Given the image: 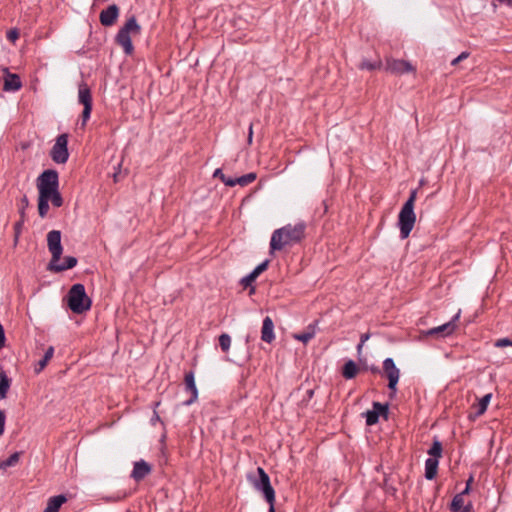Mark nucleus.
Here are the masks:
<instances>
[{"mask_svg": "<svg viewBox=\"0 0 512 512\" xmlns=\"http://www.w3.org/2000/svg\"><path fill=\"white\" fill-rule=\"evenodd\" d=\"M306 224L304 222L295 225L288 224L276 229L270 240V253L282 250L286 245H293L301 242L305 237Z\"/></svg>", "mask_w": 512, "mask_h": 512, "instance_id": "1", "label": "nucleus"}, {"mask_svg": "<svg viewBox=\"0 0 512 512\" xmlns=\"http://www.w3.org/2000/svg\"><path fill=\"white\" fill-rule=\"evenodd\" d=\"M141 33V26L138 24L136 16L129 17L124 25L119 29L115 36V43L123 48L125 54L131 55L134 51V46L131 40V34L139 35Z\"/></svg>", "mask_w": 512, "mask_h": 512, "instance_id": "2", "label": "nucleus"}, {"mask_svg": "<svg viewBox=\"0 0 512 512\" xmlns=\"http://www.w3.org/2000/svg\"><path fill=\"white\" fill-rule=\"evenodd\" d=\"M67 305L75 314H82L90 310L92 300L88 297L83 284L72 285L67 294Z\"/></svg>", "mask_w": 512, "mask_h": 512, "instance_id": "3", "label": "nucleus"}, {"mask_svg": "<svg viewBox=\"0 0 512 512\" xmlns=\"http://www.w3.org/2000/svg\"><path fill=\"white\" fill-rule=\"evenodd\" d=\"M38 195L47 194L59 189V173L55 169L44 170L36 180Z\"/></svg>", "mask_w": 512, "mask_h": 512, "instance_id": "4", "label": "nucleus"}, {"mask_svg": "<svg viewBox=\"0 0 512 512\" xmlns=\"http://www.w3.org/2000/svg\"><path fill=\"white\" fill-rule=\"evenodd\" d=\"M258 478L251 480L253 487L262 492L267 503L275 502V490L271 485L270 477L262 467L257 468Z\"/></svg>", "mask_w": 512, "mask_h": 512, "instance_id": "5", "label": "nucleus"}, {"mask_svg": "<svg viewBox=\"0 0 512 512\" xmlns=\"http://www.w3.org/2000/svg\"><path fill=\"white\" fill-rule=\"evenodd\" d=\"M68 139L67 133L60 134L55 139L49 155L56 164H65L69 159Z\"/></svg>", "mask_w": 512, "mask_h": 512, "instance_id": "6", "label": "nucleus"}, {"mask_svg": "<svg viewBox=\"0 0 512 512\" xmlns=\"http://www.w3.org/2000/svg\"><path fill=\"white\" fill-rule=\"evenodd\" d=\"M415 222L416 214L414 209L402 206L398 215V227L400 229L401 239H406L409 237Z\"/></svg>", "mask_w": 512, "mask_h": 512, "instance_id": "7", "label": "nucleus"}, {"mask_svg": "<svg viewBox=\"0 0 512 512\" xmlns=\"http://www.w3.org/2000/svg\"><path fill=\"white\" fill-rule=\"evenodd\" d=\"M383 374L388 379L389 396L393 398L397 393V384L400 378V370L396 367L392 358L383 361Z\"/></svg>", "mask_w": 512, "mask_h": 512, "instance_id": "8", "label": "nucleus"}, {"mask_svg": "<svg viewBox=\"0 0 512 512\" xmlns=\"http://www.w3.org/2000/svg\"><path fill=\"white\" fill-rule=\"evenodd\" d=\"M459 317H460V311L455 316H453V318L449 322L444 323L440 326L431 328V329L423 332V334L428 337H436V338L449 336L455 331L456 322L458 321Z\"/></svg>", "mask_w": 512, "mask_h": 512, "instance_id": "9", "label": "nucleus"}, {"mask_svg": "<svg viewBox=\"0 0 512 512\" xmlns=\"http://www.w3.org/2000/svg\"><path fill=\"white\" fill-rule=\"evenodd\" d=\"M47 246L49 252L51 253V259H54V261H59L63 252V247L61 244V231L51 230L48 232Z\"/></svg>", "mask_w": 512, "mask_h": 512, "instance_id": "10", "label": "nucleus"}, {"mask_svg": "<svg viewBox=\"0 0 512 512\" xmlns=\"http://www.w3.org/2000/svg\"><path fill=\"white\" fill-rule=\"evenodd\" d=\"M184 390L190 394V398L184 401V405L189 406L195 403L198 399V389L195 383V374L192 370L185 373Z\"/></svg>", "mask_w": 512, "mask_h": 512, "instance_id": "11", "label": "nucleus"}, {"mask_svg": "<svg viewBox=\"0 0 512 512\" xmlns=\"http://www.w3.org/2000/svg\"><path fill=\"white\" fill-rule=\"evenodd\" d=\"M120 9L116 4L109 5L106 9H103L99 15V21L104 27L113 26L119 17Z\"/></svg>", "mask_w": 512, "mask_h": 512, "instance_id": "12", "label": "nucleus"}, {"mask_svg": "<svg viewBox=\"0 0 512 512\" xmlns=\"http://www.w3.org/2000/svg\"><path fill=\"white\" fill-rule=\"evenodd\" d=\"M58 262L59 261H54V259H51L47 266V270L56 273L63 272L65 270L74 268L77 265L78 260L74 256H65L63 263Z\"/></svg>", "mask_w": 512, "mask_h": 512, "instance_id": "13", "label": "nucleus"}, {"mask_svg": "<svg viewBox=\"0 0 512 512\" xmlns=\"http://www.w3.org/2000/svg\"><path fill=\"white\" fill-rule=\"evenodd\" d=\"M362 68H367L368 70L372 71L375 69H381L384 68V71L386 73L392 74V75H403V74H409V73H416V66H361Z\"/></svg>", "mask_w": 512, "mask_h": 512, "instance_id": "14", "label": "nucleus"}, {"mask_svg": "<svg viewBox=\"0 0 512 512\" xmlns=\"http://www.w3.org/2000/svg\"><path fill=\"white\" fill-rule=\"evenodd\" d=\"M5 91H17L22 87V82L18 74L10 73L7 68L3 69Z\"/></svg>", "mask_w": 512, "mask_h": 512, "instance_id": "15", "label": "nucleus"}, {"mask_svg": "<svg viewBox=\"0 0 512 512\" xmlns=\"http://www.w3.org/2000/svg\"><path fill=\"white\" fill-rule=\"evenodd\" d=\"M152 471V467L144 460H140L134 463L131 477L136 481H142Z\"/></svg>", "mask_w": 512, "mask_h": 512, "instance_id": "16", "label": "nucleus"}, {"mask_svg": "<svg viewBox=\"0 0 512 512\" xmlns=\"http://www.w3.org/2000/svg\"><path fill=\"white\" fill-rule=\"evenodd\" d=\"M491 398H492V394L488 393V394L484 395L481 399H479L477 404H473L471 409L474 410V412H471L469 414L468 418L470 420H475L476 418L483 415L487 410V407L489 405Z\"/></svg>", "mask_w": 512, "mask_h": 512, "instance_id": "17", "label": "nucleus"}, {"mask_svg": "<svg viewBox=\"0 0 512 512\" xmlns=\"http://www.w3.org/2000/svg\"><path fill=\"white\" fill-rule=\"evenodd\" d=\"M261 339L266 343H271L275 339L274 323L269 316L265 317L263 320Z\"/></svg>", "mask_w": 512, "mask_h": 512, "instance_id": "18", "label": "nucleus"}, {"mask_svg": "<svg viewBox=\"0 0 512 512\" xmlns=\"http://www.w3.org/2000/svg\"><path fill=\"white\" fill-rule=\"evenodd\" d=\"M67 501V497L63 494H59L50 497L47 502V506L43 512H59L61 506Z\"/></svg>", "mask_w": 512, "mask_h": 512, "instance_id": "19", "label": "nucleus"}, {"mask_svg": "<svg viewBox=\"0 0 512 512\" xmlns=\"http://www.w3.org/2000/svg\"><path fill=\"white\" fill-rule=\"evenodd\" d=\"M360 370L361 368L353 360H348L343 365L341 373L345 379L350 380L355 378Z\"/></svg>", "mask_w": 512, "mask_h": 512, "instance_id": "20", "label": "nucleus"}, {"mask_svg": "<svg viewBox=\"0 0 512 512\" xmlns=\"http://www.w3.org/2000/svg\"><path fill=\"white\" fill-rule=\"evenodd\" d=\"M257 178V174L255 172H250L240 177H235L233 180H228L227 183L230 184V187H234L235 185H240L241 187H245L252 182H254Z\"/></svg>", "mask_w": 512, "mask_h": 512, "instance_id": "21", "label": "nucleus"}, {"mask_svg": "<svg viewBox=\"0 0 512 512\" xmlns=\"http://www.w3.org/2000/svg\"><path fill=\"white\" fill-rule=\"evenodd\" d=\"M439 460L435 458H427L425 461V478L433 480L438 472Z\"/></svg>", "mask_w": 512, "mask_h": 512, "instance_id": "22", "label": "nucleus"}, {"mask_svg": "<svg viewBox=\"0 0 512 512\" xmlns=\"http://www.w3.org/2000/svg\"><path fill=\"white\" fill-rule=\"evenodd\" d=\"M78 99L83 106L90 105L92 106V95L90 88L86 83H81L79 85V93H78Z\"/></svg>", "mask_w": 512, "mask_h": 512, "instance_id": "23", "label": "nucleus"}, {"mask_svg": "<svg viewBox=\"0 0 512 512\" xmlns=\"http://www.w3.org/2000/svg\"><path fill=\"white\" fill-rule=\"evenodd\" d=\"M10 386L11 379L7 376L3 369H0V400H3L7 397Z\"/></svg>", "mask_w": 512, "mask_h": 512, "instance_id": "24", "label": "nucleus"}, {"mask_svg": "<svg viewBox=\"0 0 512 512\" xmlns=\"http://www.w3.org/2000/svg\"><path fill=\"white\" fill-rule=\"evenodd\" d=\"M54 354V347L49 346L48 349L45 351L42 359L38 361V363L35 366V373H40L48 364V362L51 360Z\"/></svg>", "mask_w": 512, "mask_h": 512, "instance_id": "25", "label": "nucleus"}, {"mask_svg": "<svg viewBox=\"0 0 512 512\" xmlns=\"http://www.w3.org/2000/svg\"><path fill=\"white\" fill-rule=\"evenodd\" d=\"M427 453L429 454V458H435L439 460L442 457L443 446L441 441L434 437L431 447L428 449Z\"/></svg>", "mask_w": 512, "mask_h": 512, "instance_id": "26", "label": "nucleus"}, {"mask_svg": "<svg viewBox=\"0 0 512 512\" xmlns=\"http://www.w3.org/2000/svg\"><path fill=\"white\" fill-rule=\"evenodd\" d=\"M372 411L376 412V414L380 417L382 416L385 420L388 419L389 414V404L388 403H380V402H373L372 404Z\"/></svg>", "mask_w": 512, "mask_h": 512, "instance_id": "27", "label": "nucleus"}, {"mask_svg": "<svg viewBox=\"0 0 512 512\" xmlns=\"http://www.w3.org/2000/svg\"><path fill=\"white\" fill-rule=\"evenodd\" d=\"M49 211V201L46 196L38 195V214L43 219Z\"/></svg>", "mask_w": 512, "mask_h": 512, "instance_id": "28", "label": "nucleus"}, {"mask_svg": "<svg viewBox=\"0 0 512 512\" xmlns=\"http://www.w3.org/2000/svg\"><path fill=\"white\" fill-rule=\"evenodd\" d=\"M464 494L462 492L456 494L449 506L451 512H459L461 508L464 506Z\"/></svg>", "mask_w": 512, "mask_h": 512, "instance_id": "29", "label": "nucleus"}, {"mask_svg": "<svg viewBox=\"0 0 512 512\" xmlns=\"http://www.w3.org/2000/svg\"><path fill=\"white\" fill-rule=\"evenodd\" d=\"M315 336V328L313 325H309L307 327V331L295 334L294 338L303 342L304 344L308 343Z\"/></svg>", "mask_w": 512, "mask_h": 512, "instance_id": "30", "label": "nucleus"}, {"mask_svg": "<svg viewBox=\"0 0 512 512\" xmlns=\"http://www.w3.org/2000/svg\"><path fill=\"white\" fill-rule=\"evenodd\" d=\"M46 198L48 199L49 202H51L52 206L56 207V208L61 207L64 203L63 197H62L59 189L47 194Z\"/></svg>", "mask_w": 512, "mask_h": 512, "instance_id": "31", "label": "nucleus"}, {"mask_svg": "<svg viewBox=\"0 0 512 512\" xmlns=\"http://www.w3.org/2000/svg\"><path fill=\"white\" fill-rule=\"evenodd\" d=\"M29 207V199L26 195H23L18 203V212L20 218L26 219V209Z\"/></svg>", "mask_w": 512, "mask_h": 512, "instance_id": "32", "label": "nucleus"}, {"mask_svg": "<svg viewBox=\"0 0 512 512\" xmlns=\"http://www.w3.org/2000/svg\"><path fill=\"white\" fill-rule=\"evenodd\" d=\"M363 416L366 419V425L367 426H373L378 423L379 416L376 414V412H373L372 410H368L365 413H363Z\"/></svg>", "mask_w": 512, "mask_h": 512, "instance_id": "33", "label": "nucleus"}, {"mask_svg": "<svg viewBox=\"0 0 512 512\" xmlns=\"http://www.w3.org/2000/svg\"><path fill=\"white\" fill-rule=\"evenodd\" d=\"M219 345L223 352H227L231 345V337L226 333L221 334L219 336Z\"/></svg>", "mask_w": 512, "mask_h": 512, "instance_id": "34", "label": "nucleus"}, {"mask_svg": "<svg viewBox=\"0 0 512 512\" xmlns=\"http://www.w3.org/2000/svg\"><path fill=\"white\" fill-rule=\"evenodd\" d=\"M26 219L20 218L17 222L14 224V241L15 243L18 242L19 236L22 232V228L24 226Z\"/></svg>", "mask_w": 512, "mask_h": 512, "instance_id": "35", "label": "nucleus"}, {"mask_svg": "<svg viewBox=\"0 0 512 512\" xmlns=\"http://www.w3.org/2000/svg\"><path fill=\"white\" fill-rule=\"evenodd\" d=\"M20 455H21V453H20V452H14V453H13V454H11L7 459L3 460V461H4V464H5L7 467L15 466V465L19 462Z\"/></svg>", "mask_w": 512, "mask_h": 512, "instance_id": "36", "label": "nucleus"}, {"mask_svg": "<svg viewBox=\"0 0 512 512\" xmlns=\"http://www.w3.org/2000/svg\"><path fill=\"white\" fill-rule=\"evenodd\" d=\"M257 279V276L250 272L248 275L243 277L240 281V283L243 285L244 288L252 286V283Z\"/></svg>", "mask_w": 512, "mask_h": 512, "instance_id": "37", "label": "nucleus"}, {"mask_svg": "<svg viewBox=\"0 0 512 512\" xmlns=\"http://www.w3.org/2000/svg\"><path fill=\"white\" fill-rule=\"evenodd\" d=\"M214 178H219L226 186L230 187V184L227 183L228 180H233V177H227L220 168L216 169L213 174Z\"/></svg>", "mask_w": 512, "mask_h": 512, "instance_id": "38", "label": "nucleus"}, {"mask_svg": "<svg viewBox=\"0 0 512 512\" xmlns=\"http://www.w3.org/2000/svg\"><path fill=\"white\" fill-rule=\"evenodd\" d=\"M416 198H417V189H414L410 192V195H409L408 199L406 200V202L403 204V207H408V208L410 207V208L414 209Z\"/></svg>", "mask_w": 512, "mask_h": 512, "instance_id": "39", "label": "nucleus"}, {"mask_svg": "<svg viewBox=\"0 0 512 512\" xmlns=\"http://www.w3.org/2000/svg\"><path fill=\"white\" fill-rule=\"evenodd\" d=\"M91 111H92V106H90V105L84 106L82 114H81V118H82L81 125H82V127H84L86 125L87 121L89 120L90 115H91Z\"/></svg>", "mask_w": 512, "mask_h": 512, "instance_id": "40", "label": "nucleus"}, {"mask_svg": "<svg viewBox=\"0 0 512 512\" xmlns=\"http://www.w3.org/2000/svg\"><path fill=\"white\" fill-rule=\"evenodd\" d=\"M6 37L10 42L14 43L16 40L19 39L20 32L17 28H12L7 31Z\"/></svg>", "mask_w": 512, "mask_h": 512, "instance_id": "41", "label": "nucleus"}, {"mask_svg": "<svg viewBox=\"0 0 512 512\" xmlns=\"http://www.w3.org/2000/svg\"><path fill=\"white\" fill-rule=\"evenodd\" d=\"M269 262L270 261L266 259L265 261L257 265L252 272L258 277L261 273L267 270Z\"/></svg>", "mask_w": 512, "mask_h": 512, "instance_id": "42", "label": "nucleus"}, {"mask_svg": "<svg viewBox=\"0 0 512 512\" xmlns=\"http://www.w3.org/2000/svg\"><path fill=\"white\" fill-rule=\"evenodd\" d=\"M129 495H130V493H128L126 491H119L116 493L115 496L107 497V500L117 502V501H121V500L125 499Z\"/></svg>", "mask_w": 512, "mask_h": 512, "instance_id": "43", "label": "nucleus"}, {"mask_svg": "<svg viewBox=\"0 0 512 512\" xmlns=\"http://www.w3.org/2000/svg\"><path fill=\"white\" fill-rule=\"evenodd\" d=\"M494 345H495V347H498V348L512 346V340H510L509 338H500V339L496 340Z\"/></svg>", "mask_w": 512, "mask_h": 512, "instance_id": "44", "label": "nucleus"}, {"mask_svg": "<svg viewBox=\"0 0 512 512\" xmlns=\"http://www.w3.org/2000/svg\"><path fill=\"white\" fill-rule=\"evenodd\" d=\"M159 405H160V402H155V403L153 404V406H154V413H153V416H152V418H151V424H152V425H155V423H156V422H161V423L163 424V421L161 420V418H160L159 414H158V413H157V411H156V408H157Z\"/></svg>", "mask_w": 512, "mask_h": 512, "instance_id": "45", "label": "nucleus"}, {"mask_svg": "<svg viewBox=\"0 0 512 512\" xmlns=\"http://www.w3.org/2000/svg\"><path fill=\"white\" fill-rule=\"evenodd\" d=\"M473 481H474V476H473V474H471L466 481L465 488L461 491L462 494L468 495L471 492V485H472Z\"/></svg>", "mask_w": 512, "mask_h": 512, "instance_id": "46", "label": "nucleus"}, {"mask_svg": "<svg viewBox=\"0 0 512 512\" xmlns=\"http://www.w3.org/2000/svg\"><path fill=\"white\" fill-rule=\"evenodd\" d=\"M370 338V334L369 333H364L360 336V342L359 344L357 345V351L358 353L361 352L362 350V347L364 345V343Z\"/></svg>", "mask_w": 512, "mask_h": 512, "instance_id": "47", "label": "nucleus"}, {"mask_svg": "<svg viewBox=\"0 0 512 512\" xmlns=\"http://www.w3.org/2000/svg\"><path fill=\"white\" fill-rule=\"evenodd\" d=\"M5 421L6 415L3 410H0V435H2L5 431Z\"/></svg>", "mask_w": 512, "mask_h": 512, "instance_id": "48", "label": "nucleus"}, {"mask_svg": "<svg viewBox=\"0 0 512 512\" xmlns=\"http://www.w3.org/2000/svg\"><path fill=\"white\" fill-rule=\"evenodd\" d=\"M5 341H6L5 331H4L2 324L0 323V349H2L5 346Z\"/></svg>", "mask_w": 512, "mask_h": 512, "instance_id": "49", "label": "nucleus"}, {"mask_svg": "<svg viewBox=\"0 0 512 512\" xmlns=\"http://www.w3.org/2000/svg\"><path fill=\"white\" fill-rule=\"evenodd\" d=\"M361 369H363V370H370L373 374H380L381 373V370L379 369V367L375 366V365H372L370 367L363 366Z\"/></svg>", "mask_w": 512, "mask_h": 512, "instance_id": "50", "label": "nucleus"}, {"mask_svg": "<svg viewBox=\"0 0 512 512\" xmlns=\"http://www.w3.org/2000/svg\"><path fill=\"white\" fill-rule=\"evenodd\" d=\"M252 141H253V123H250L249 129H248L247 143L249 145H251Z\"/></svg>", "mask_w": 512, "mask_h": 512, "instance_id": "51", "label": "nucleus"}, {"mask_svg": "<svg viewBox=\"0 0 512 512\" xmlns=\"http://www.w3.org/2000/svg\"><path fill=\"white\" fill-rule=\"evenodd\" d=\"M473 504L469 502L467 505H464L459 512H472Z\"/></svg>", "mask_w": 512, "mask_h": 512, "instance_id": "52", "label": "nucleus"}, {"mask_svg": "<svg viewBox=\"0 0 512 512\" xmlns=\"http://www.w3.org/2000/svg\"><path fill=\"white\" fill-rule=\"evenodd\" d=\"M468 56H469V52L464 51L460 55H458L457 58H458L459 62H461V61L467 59Z\"/></svg>", "mask_w": 512, "mask_h": 512, "instance_id": "53", "label": "nucleus"}, {"mask_svg": "<svg viewBox=\"0 0 512 512\" xmlns=\"http://www.w3.org/2000/svg\"><path fill=\"white\" fill-rule=\"evenodd\" d=\"M387 64H391V63L387 62ZM392 64H402V65H405V64H410V63L405 61V60H394Z\"/></svg>", "mask_w": 512, "mask_h": 512, "instance_id": "54", "label": "nucleus"}, {"mask_svg": "<svg viewBox=\"0 0 512 512\" xmlns=\"http://www.w3.org/2000/svg\"><path fill=\"white\" fill-rule=\"evenodd\" d=\"M268 504H269L268 512H276V509H275V502H270V503H268Z\"/></svg>", "mask_w": 512, "mask_h": 512, "instance_id": "55", "label": "nucleus"}, {"mask_svg": "<svg viewBox=\"0 0 512 512\" xmlns=\"http://www.w3.org/2000/svg\"><path fill=\"white\" fill-rule=\"evenodd\" d=\"M8 467L4 464V461H0V470H6Z\"/></svg>", "mask_w": 512, "mask_h": 512, "instance_id": "56", "label": "nucleus"}, {"mask_svg": "<svg viewBox=\"0 0 512 512\" xmlns=\"http://www.w3.org/2000/svg\"><path fill=\"white\" fill-rule=\"evenodd\" d=\"M459 63V60L457 57H455L454 59L451 60V63L450 64H454V65H457Z\"/></svg>", "mask_w": 512, "mask_h": 512, "instance_id": "57", "label": "nucleus"}, {"mask_svg": "<svg viewBox=\"0 0 512 512\" xmlns=\"http://www.w3.org/2000/svg\"><path fill=\"white\" fill-rule=\"evenodd\" d=\"M313 394H314L313 390H308V395H309L310 398L313 396Z\"/></svg>", "mask_w": 512, "mask_h": 512, "instance_id": "58", "label": "nucleus"}, {"mask_svg": "<svg viewBox=\"0 0 512 512\" xmlns=\"http://www.w3.org/2000/svg\"><path fill=\"white\" fill-rule=\"evenodd\" d=\"M506 4L512 6V0H506Z\"/></svg>", "mask_w": 512, "mask_h": 512, "instance_id": "59", "label": "nucleus"}, {"mask_svg": "<svg viewBox=\"0 0 512 512\" xmlns=\"http://www.w3.org/2000/svg\"><path fill=\"white\" fill-rule=\"evenodd\" d=\"M499 3H506V0H497Z\"/></svg>", "mask_w": 512, "mask_h": 512, "instance_id": "60", "label": "nucleus"}, {"mask_svg": "<svg viewBox=\"0 0 512 512\" xmlns=\"http://www.w3.org/2000/svg\"><path fill=\"white\" fill-rule=\"evenodd\" d=\"M361 64H362V65H365V64H371V63H370V62H367V61H363Z\"/></svg>", "mask_w": 512, "mask_h": 512, "instance_id": "61", "label": "nucleus"}, {"mask_svg": "<svg viewBox=\"0 0 512 512\" xmlns=\"http://www.w3.org/2000/svg\"><path fill=\"white\" fill-rule=\"evenodd\" d=\"M255 291V288L252 287L250 293H253Z\"/></svg>", "mask_w": 512, "mask_h": 512, "instance_id": "62", "label": "nucleus"}]
</instances>
